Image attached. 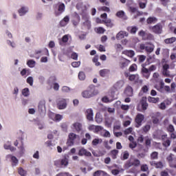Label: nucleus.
Masks as SVG:
<instances>
[{"label": "nucleus", "mask_w": 176, "mask_h": 176, "mask_svg": "<svg viewBox=\"0 0 176 176\" xmlns=\"http://www.w3.org/2000/svg\"><path fill=\"white\" fill-rule=\"evenodd\" d=\"M98 89H96V86L91 85L86 90H84L81 93V96L83 98L89 99L96 97V96H98Z\"/></svg>", "instance_id": "f257e3e1"}, {"label": "nucleus", "mask_w": 176, "mask_h": 176, "mask_svg": "<svg viewBox=\"0 0 176 176\" xmlns=\"http://www.w3.org/2000/svg\"><path fill=\"white\" fill-rule=\"evenodd\" d=\"M69 102V98H61L58 99L56 102V107L58 109L63 111L64 109H67V107H68V103Z\"/></svg>", "instance_id": "f03ea898"}, {"label": "nucleus", "mask_w": 176, "mask_h": 176, "mask_svg": "<svg viewBox=\"0 0 176 176\" xmlns=\"http://www.w3.org/2000/svg\"><path fill=\"white\" fill-rule=\"evenodd\" d=\"M140 164H141V162L140 161V160L134 157H131L129 160V161L126 162L125 164V167L126 168H129V167H131V166H135V167H138V166H140Z\"/></svg>", "instance_id": "7ed1b4c3"}, {"label": "nucleus", "mask_w": 176, "mask_h": 176, "mask_svg": "<svg viewBox=\"0 0 176 176\" xmlns=\"http://www.w3.org/2000/svg\"><path fill=\"white\" fill-rule=\"evenodd\" d=\"M48 118L51 119V120H53V122H58L63 120V117L61 114H57L50 111L48 113Z\"/></svg>", "instance_id": "20e7f679"}, {"label": "nucleus", "mask_w": 176, "mask_h": 176, "mask_svg": "<svg viewBox=\"0 0 176 176\" xmlns=\"http://www.w3.org/2000/svg\"><path fill=\"white\" fill-rule=\"evenodd\" d=\"M140 49L141 50H146L147 53H152L155 50V45L151 43L140 44Z\"/></svg>", "instance_id": "39448f33"}, {"label": "nucleus", "mask_w": 176, "mask_h": 176, "mask_svg": "<svg viewBox=\"0 0 176 176\" xmlns=\"http://www.w3.org/2000/svg\"><path fill=\"white\" fill-rule=\"evenodd\" d=\"M70 129H72V131L74 133H80V131H82V126L80 122H76L72 124Z\"/></svg>", "instance_id": "423d86ee"}, {"label": "nucleus", "mask_w": 176, "mask_h": 176, "mask_svg": "<svg viewBox=\"0 0 176 176\" xmlns=\"http://www.w3.org/2000/svg\"><path fill=\"white\" fill-rule=\"evenodd\" d=\"M126 78H128L131 82H135L138 83L140 82V76L138 74H130V73L124 74Z\"/></svg>", "instance_id": "0eeeda50"}, {"label": "nucleus", "mask_w": 176, "mask_h": 176, "mask_svg": "<svg viewBox=\"0 0 176 176\" xmlns=\"http://www.w3.org/2000/svg\"><path fill=\"white\" fill-rule=\"evenodd\" d=\"M30 12V8L27 6H22L21 8L18 10V14L20 17H23L27 14Z\"/></svg>", "instance_id": "6e6552de"}, {"label": "nucleus", "mask_w": 176, "mask_h": 176, "mask_svg": "<svg viewBox=\"0 0 176 176\" xmlns=\"http://www.w3.org/2000/svg\"><path fill=\"white\" fill-rule=\"evenodd\" d=\"M139 36H141L144 41H146V39H153V36L148 32H144V30H141L138 33Z\"/></svg>", "instance_id": "1a4fd4ad"}, {"label": "nucleus", "mask_w": 176, "mask_h": 176, "mask_svg": "<svg viewBox=\"0 0 176 176\" xmlns=\"http://www.w3.org/2000/svg\"><path fill=\"white\" fill-rule=\"evenodd\" d=\"M3 148L6 151H10V152H16V147L12 146V142L10 141L6 142L3 144Z\"/></svg>", "instance_id": "9d476101"}, {"label": "nucleus", "mask_w": 176, "mask_h": 176, "mask_svg": "<svg viewBox=\"0 0 176 176\" xmlns=\"http://www.w3.org/2000/svg\"><path fill=\"white\" fill-rule=\"evenodd\" d=\"M68 137H69L68 142H69L70 146L74 145L75 142V140H79V135L74 133H70Z\"/></svg>", "instance_id": "9b49d317"}, {"label": "nucleus", "mask_w": 176, "mask_h": 176, "mask_svg": "<svg viewBox=\"0 0 176 176\" xmlns=\"http://www.w3.org/2000/svg\"><path fill=\"white\" fill-rule=\"evenodd\" d=\"M145 119L144 115L138 113L135 118V122L137 123L136 127H140L142 124V121Z\"/></svg>", "instance_id": "f8f14e48"}, {"label": "nucleus", "mask_w": 176, "mask_h": 176, "mask_svg": "<svg viewBox=\"0 0 176 176\" xmlns=\"http://www.w3.org/2000/svg\"><path fill=\"white\" fill-rule=\"evenodd\" d=\"M78 156H87L88 157H90V156H91V153L87 151L85 148H80L78 151Z\"/></svg>", "instance_id": "ddd939ff"}, {"label": "nucleus", "mask_w": 176, "mask_h": 176, "mask_svg": "<svg viewBox=\"0 0 176 176\" xmlns=\"http://www.w3.org/2000/svg\"><path fill=\"white\" fill-rule=\"evenodd\" d=\"M6 157L7 160H9V159H10L12 166H16L17 164H19V160L17 159V157L12 155H8Z\"/></svg>", "instance_id": "4468645a"}, {"label": "nucleus", "mask_w": 176, "mask_h": 176, "mask_svg": "<svg viewBox=\"0 0 176 176\" xmlns=\"http://www.w3.org/2000/svg\"><path fill=\"white\" fill-rule=\"evenodd\" d=\"M69 39V35L65 34L62 37V38L58 39V43L60 45V46H64V45L68 42Z\"/></svg>", "instance_id": "2eb2a0df"}, {"label": "nucleus", "mask_w": 176, "mask_h": 176, "mask_svg": "<svg viewBox=\"0 0 176 176\" xmlns=\"http://www.w3.org/2000/svg\"><path fill=\"white\" fill-rule=\"evenodd\" d=\"M166 160H168L169 165L170 167H173V168H176V164H173V162H176V158H173V154H170L167 158Z\"/></svg>", "instance_id": "dca6fc26"}, {"label": "nucleus", "mask_w": 176, "mask_h": 176, "mask_svg": "<svg viewBox=\"0 0 176 176\" xmlns=\"http://www.w3.org/2000/svg\"><path fill=\"white\" fill-rule=\"evenodd\" d=\"M113 120H115V119L113 117H105L104 124L106 127H111Z\"/></svg>", "instance_id": "f3484780"}, {"label": "nucleus", "mask_w": 176, "mask_h": 176, "mask_svg": "<svg viewBox=\"0 0 176 176\" xmlns=\"http://www.w3.org/2000/svg\"><path fill=\"white\" fill-rule=\"evenodd\" d=\"M65 10V4L63 3H58V12H56V15L59 16L61 13H64Z\"/></svg>", "instance_id": "a211bd4d"}, {"label": "nucleus", "mask_w": 176, "mask_h": 176, "mask_svg": "<svg viewBox=\"0 0 176 176\" xmlns=\"http://www.w3.org/2000/svg\"><path fill=\"white\" fill-rule=\"evenodd\" d=\"M125 36H129V33L127 32L120 31L117 34L116 39L120 41V39H123Z\"/></svg>", "instance_id": "6ab92c4d"}, {"label": "nucleus", "mask_w": 176, "mask_h": 176, "mask_svg": "<svg viewBox=\"0 0 176 176\" xmlns=\"http://www.w3.org/2000/svg\"><path fill=\"white\" fill-rule=\"evenodd\" d=\"M38 111H40V112H45L46 111V101L43 100L39 102Z\"/></svg>", "instance_id": "aec40b11"}, {"label": "nucleus", "mask_w": 176, "mask_h": 176, "mask_svg": "<svg viewBox=\"0 0 176 176\" xmlns=\"http://www.w3.org/2000/svg\"><path fill=\"white\" fill-rule=\"evenodd\" d=\"M142 74L144 76V78H146V79H149V76H151V72L148 69V68L143 67L142 68Z\"/></svg>", "instance_id": "412c9836"}, {"label": "nucleus", "mask_w": 176, "mask_h": 176, "mask_svg": "<svg viewBox=\"0 0 176 176\" xmlns=\"http://www.w3.org/2000/svg\"><path fill=\"white\" fill-rule=\"evenodd\" d=\"M86 116L88 120L93 121L94 114L93 113V109H88L86 111Z\"/></svg>", "instance_id": "4be33fe9"}, {"label": "nucleus", "mask_w": 176, "mask_h": 176, "mask_svg": "<svg viewBox=\"0 0 176 176\" xmlns=\"http://www.w3.org/2000/svg\"><path fill=\"white\" fill-rule=\"evenodd\" d=\"M124 94L126 97H133V87L127 86L124 90Z\"/></svg>", "instance_id": "5701e85b"}, {"label": "nucleus", "mask_w": 176, "mask_h": 176, "mask_svg": "<svg viewBox=\"0 0 176 176\" xmlns=\"http://www.w3.org/2000/svg\"><path fill=\"white\" fill-rule=\"evenodd\" d=\"M140 105L143 111H146L148 109V103L146 102V98H142L140 101Z\"/></svg>", "instance_id": "b1692460"}, {"label": "nucleus", "mask_w": 176, "mask_h": 176, "mask_svg": "<svg viewBox=\"0 0 176 176\" xmlns=\"http://www.w3.org/2000/svg\"><path fill=\"white\" fill-rule=\"evenodd\" d=\"M122 54H125V56H127L128 57H134L135 55V52L131 50H126L122 52Z\"/></svg>", "instance_id": "393cba45"}, {"label": "nucleus", "mask_w": 176, "mask_h": 176, "mask_svg": "<svg viewBox=\"0 0 176 176\" xmlns=\"http://www.w3.org/2000/svg\"><path fill=\"white\" fill-rule=\"evenodd\" d=\"M82 19L85 20L84 25H85L87 28H90L91 23L89 21V15L84 14H82Z\"/></svg>", "instance_id": "a878e982"}, {"label": "nucleus", "mask_w": 176, "mask_h": 176, "mask_svg": "<svg viewBox=\"0 0 176 176\" xmlns=\"http://www.w3.org/2000/svg\"><path fill=\"white\" fill-rule=\"evenodd\" d=\"M152 31L155 32V34H162V25H156L152 28Z\"/></svg>", "instance_id": "bb28decb"}, {"label": "nucleus", "mask_w": 176, "mask_h": 176, "mask_svg": "<svg viewBox=\"0 0 176 176\" xmlns=\"http://www.w3.org/2000/svg\"><path fill=\"white\" fill-rule=\"evenodd\" d=\"M6 43L9 47H11V49H16V47H17V43H16L14 41L7 40Z\"/></svg>", "instance_id": "cd10ccee"}, {"label": "nucleus", "mask_w": 176, "mask_h": 176, "mask_svg": "<svg viewBox=\"0 0 176 176\" xmlns=\"http://www.w3.org/2000/svg\"><path fill=\"white\" fill-rule=\"evenodd\" d=\"M68 23H69V16H66L60 21V24L61 27H65Z\"/></svg>", "instance_id": "c85d7f7f"}, {"label": "nucleus", "mask_w": 176, "mask_h": 176, "mask_svg": "<svg viewBox=\"0 0 176 176\" xmlns=\"http://www.w3.org/2000/svg\"><path fill=\"white\" fill-rule=\"evenodd\" d=\"M130 63V61L127 59H121L120 62V68H126Z\"/></svg>", "instance_id": "c756f323"}, {"label": "nucleus", "mask_w": 176, "mask_h": 176, "mask_svg": "<svg viewBox=\"0 0 176 176\" xmlns=\"http://www.w3.org/2000/svg\"><path fill=\"white\" fill-rule=\"evenodd\" d=\"M26 65L29 68H35V66L36 65V62L32 59H30L27 61Z\"/></svg>", "instance_id": "7c9ffc66"}, {"label": "nucleus", "mask_w": 176, "mask_h": 176, "mask_svg": "<svg viewBox=\"0 0 176 176\" xmlns=\"http://www.w3.org/2000/svg\"><path fill=\"white\" fill-rule=\"evenodd\" d=\"M100 76H102V78H105L108 74H109V69H103L100 70L99 72Z\"/></svg>", "instance_id": "2f4dec72"}, {"label": "nucleus", "mask_w": 176, "mask_h": 176, "mask_svg": "<svg viewBox=\"0 0 176 176\" xmlns=\"http://www.w3.org/2000/svg\"><path fill=\"white\" fill-rule=\"evenodd\" d=\"M151 166H153V167H155L156 168H163V163H162V162H151Z\"/></svg>", "instance_id": "473e14b6"}, {"label": "nucleus", "mask_w": 176, "mask_h": 176, "mask_svg": "<svg viewBox=\"0 0 176 176\" xmlns=\"http://www.w3.org/2000/svg\"><path fill=\"white\" fill-rule=\"evenodd\" d=\"M147 2L148 1L146 0H139L138 3L140 9H145V8H146Z\"/></svg>", "instance_id": "72a5a7b5"}, {"label": "nucleus", "mask_w": 176, "mask_h": 176, "mask_svg": "<svg viewBox=\"0 0 176 176\" xmlns=\"http://www.w3.org/2000/svg\"><path fill=\"white\" fill-rule=\"evenodd\" d=\"M124 85V82L123 81H118L114 85V88L116 89V90L119 89H122Z\"/></svg>", "instance_id": "f704fd0d"}, {"label": "nucleus", "mask_w": 176, "mask_h": 176, "mask_svg": "<svg viewBox=\"0 0 176 176\" xmlns=\"http://www.w3.org/2000/svg\"><path fill=\"white\" fill-rule=\"evenodd\" d=\"M68 158H67V157H63L60 160V165L63 167H67V166H68Z\"/></svg>", "instance_id": "c9c22d12"}, {"label": "nucleus", "mask_w": 176, "mask_h": 176, "mask_svg": "<svg viewBox=\"0 0 176 176\" xmlns=\"http://www.w3.org/2000/svg\"><path fill=\"white\" fill-rule=\"evenodd\" d=\"M94 176H107V173H105L104 170H97L94 173Z\"/></svg>", "instance_id": "e433bc0d"}, {"label": "nucleus", "mask_w": 176, "mask_h": 176, "mask_svg": "<svg viewBox=\"0 0 176 176\" xmlns=\"http://www.w3.org/2000/svg\"><path fill=\"white\" fill-rule=\"evenodd\" d=\"M21 94H22V96H23V97H29L30 96V89L24 88L23 89H22Z\"/></svg>", "instance_id": "4c0bfd02"}, {"label": "nucleus", "mask_w": 176, "mask_h": 176, "mask_svg": "<svg viewBox=\"0 0 176 176\" xmlns=\"http://www.w3.org/2000/svg\"><path fill=\"white\" fill-rule=\"evenodd\" d=\"M19 149L20 156H24V155H25V148L24 147V144H22V145L19 147Z\"/></svg>", "instance_id": "58836bf2"}, {"label": "nucleus", "mask_w": 176, "mask_h": 176, "mask_svg": "<svg viewBox=\"0 0 176 176\" xmlns=\"http://www.w3.org/2000/svg\"><path fill=\"white\" fill-rule=\"evenodd\" d=\"M95 120L98 123H102V116L100 113H96Z\"/></svg>", "instance_id": "ea45409f"}, {"label": "nucleus", "mask_w": 176, "mask_h": 176, "mask_svg": "<svg viewBox=\"0 0 176 176\" xmlns=\"http://www.w3.org/2000/svg\"><path fill=\"white\" fill-rule=\"evenodd\" d=\"M102 139H100V138H96L92 141V145H94V146H97L98 144H102Z\"/></svg>", "instance_id": "a19ab883"}, {"label": "nucleus", "mask_w": 176, "mask_h": 176, "mask_svg": "<svg viewBox=\"0 0 176 176\" xmlns=\"http://www.w3.org/2000/svg\"><path fill=\"white\" fill-rule=\"evenodd\" d=\"M148 102H153V104H156V102H159V98H153L149 96L148 98Z\"/></svg>", "instance_id": "79ce46f5"}, {"label": "nucleus", "mask_w": 176, "mask_h": 176, "mask_svg": "<svg viewBox=\"0 0 176 176\" xmlns=\"http://www.w3.org/2000/svg\"><path fill=\"white\" fill-rule=\"evenodd\" d=\"M103 23H106V25L107 27H110L112 28L113 27V23H112V21H111V19H104L102 20Z\"/></svg>", "instance_id": "37998d69"}, {"label": "nucleus", "mask_w": 176, "mask_h": 176, "mask_svg": "<svg viewBox=\"0 0 176 176\" xmlns=\"http://www.w3.org/2000/svg\"><path fill=\"white\" fill-rule=\"evenodd\" d=\"M129 12H131V13H136L137 16L141 15V12H140L137 8L134 7H130L129 8Z\"/></svg>", "instance_id": "c03bdc74"}, {"label": "nucleus", "mask_w": 176, "mask_h": 176, "mask_svg": "<svg viewBox=\"0 0 176 176\" xmlns=\"http://www.w3.org/2000/svg\"><path fill=\"white\" fill-rule=\"evenodd\" d=\"M26 82L28 83L30 86H34V78L32 76L28 77Z\"/></svg>", "instance_id": "a18cd8bd"}, {"label": "nucleus", "mask_w": 176, "mask_h": 176, "mask_svg": "<svg viewBox=\"0 0 176 176\" xmlns=\"http://www.w3.org/2000/svg\"><path fill=\"white\" fill-rule=\"evenodd\" d=\"M176 41V38L175 37H171L169 38H166L164 40L165 43H174V42H175Z\"/></svg>", "instance_id": "49530a36"}, {"label": "nucleus", "mask_w": 176, "mask_h": 176, "mask_svg": "<svg viewBox=\"0 0 176 176\" xmlns=\"http://www.w3.org/2000/svg\"><path fill=\"white\" fill-rule=\"evenodd\" d=\"M18 173H19V175H21V176L27 175V170H24L23 168H19Z\"/></svg>", "instance_id": "de8ad7c7"}, {"label": "nucleus", "mask_w": 176, "mask_h": 176, "mask_svg": "<svg viewBox=\"0 0 176 176\" xmlns=\"http://www.w3.org/2000/svg\"><path fill=\"white\" fill-rule=\"evenodd\" d=\"M117 17H120V19H126V15L123 11H118L116 13Z\"/></svg>", "instance_id": "09e8293b"}, {"label": "nucleus", "mask_w": 176, "mask_h": 176, "mask_svg": "<svg viewBox=\"0 0 176 176\" xmlns=\"http://www.w3.org/2000/svg\"><path fill=\"white\" fill-rule=\"evenodd\" d=\"M128 31H130L131 34H135V32H137V31H138V28L133 26L131 28H128Z\"/></svg>", "instance_id": "8fccbe9b"}, {"label": "nucleus", "mask_w": 176, "mask_h": 176, "mask_svg": "<svg viewBox=\"0 0 176 176\" xmlns=\"http://www.w3.org/2000/svg\"><path fill=\"white\" fill-rule=\"evenodd\" d=\"M157 21V19L155 17H149L147 19V23L148 24H153L155 23L156 21Z\"/></svg>", "instance_id": "3c124183"}, {"label": "nucleus", "mask_w": 176, "mask_h": 176, "mask_svg": "<svg viewBox=\"0 0 176 176\" xmlns=\"http://www.w3.org/2000/svg\"><path fill=\"white\" fill-rule=\"evenodd\" d=\"M78 78L80 80H85V79H86V74H85V72H80L78 73Z\"/></svg>", "instance_id": "603ef678"}, {"label": "nucleus", "mask_w": 176, "mask_h": 176, "mask_svg": "<svg viewBox=\"0 0 176 176\" xmlns=\"http://www.w3.org/2000/svg\"><path fill=\"white\" fill-rule=\"evenodd\" d=\"M28 71H30V69H25V68L23 69L20 72L21 76L26 78L27 77L26 75H27V74H28Z\"/></svg>", "instance_id": "864d4df0"}, {"label": "nucleus", "mask_w": 176, "mask_h": 176, "mask_svg": "<svg viewBox=\"0 0 176 176\" xmlns=\"http://www.w3.org/2000/svg\"><path fill=\"white\" fill-rule=\"evenodd\" d=\"M159 153H157V152L154 151L151 154V159H152L153 160H157Z\"/></svg>", "instance_id": "5fc2aeb1"}, {"label": "nucleus", "mask_w": 176, "mask_h": 176, "mask_svg": "<svg viewBox=\"0 0 176 176\" xmlns=\"http://www.w3.org/2000/svg\"><path fill=\"white\" fill-rule=\"evenodd\" d=\"M119 153V151L118 150H113L111 151V157L112 159H116V156H118V154Z\"/></svg>", "instance_id": "6e6d98bb"}, {"label": "nucleus", "mask_w": 176, "mask_h": 176, "mask_svg": "<svg viewBox=\"0 0 176 176\" xmlns=\"http://www.w3.org/2000/svg\"><path fill=\"white\" fill-rule=\"evenodd\" d=\"M141 91L144 93V94H146V93L149 91V87L148 85H144L141 89Z\"/></svg>", "instance_id": "4d7b16f0"}, {"label": "nucleus", "mask_w": 176, "mask_h": 176, "mask_svg": "<svg viewBox=\"0 0 176 176\" xmlns=\"http://www.w3.org/2000/svg\"><path fill=\"white\" fill-rule=\"evenodd\" d=\"M102 135V137H107V138H109V137H111V133L107 130H103Z\"/></svg>", "instance_id": "13d9d810"}, {"label": "nucleus", "mask_w": 176, "mask_h": 176, "mask_svg": "<svg viewBox=\"0 0 176 176\" xmlns=\"http://www.w3.org/2000/svg\"><path fill=\"white\" fill-rule=\"evenodd\" d=\"M43 18V13L40 12L36 13V20H42Z\"/></svg>", "instance_id": "bf43d9fd"}, {"label": "nucleus", "mask_w": 176, "mask_h": 176, "mask_svg": "<svg viewBox=\"0 0 176 176\" xmlns=\"http://www.w3.org/2000/svg\"><path fill=\"white\" fill-rule=\"evenodd\" d=\"M72 67H73V68H78V67H80V61L72 63Z\"/></svg>", "instance_id": "052dcab7"}, {"label": "nucleus", "mask_w": 176, "mask_h": 176, "mask_svg": "<svg viewBox=\"0 0 176 176\" xmlns=\"http://www.w3.org/2000/svg\"><path fill=\"white\" fill-rule=\"evenodd\" d=\"M6 35L9 38V39H13V34L8 30H6Z\"/></svg>", "instance_id": "680f3d73"}, {"label": "nucleus", "mask_w": 176, "mask_h": 176, "mask_svg": "<svg viewBox=\"0 0 176 176\" xmlns=\"http://www.w3.org/2000/svg\"><path fill=\"white\" fill-rule=\"evenodd\" d=\"M39 151H36L33 154V159H36V160H39Z\"/></svg>", "instance_id": "e2e57ef3"}, {"label": "nucleus", "mask_w": 176, "mask_h": 176, "mask_svg": "<svg viewBox=\"0 0 176 176\" xmlns=\"http://www.w3.org/2000/svg\"><path fill=\"white\" fill-rule=\"evenodd\" d=\"M62 91L63 93H69V91H71V88L67 86H64L62 87Z\"/></svg>", "instance_id": "0e129e2a"}, {"label": "nucleus", "mask_w": 176, "mask_h": 176, "mask_svg": "<svg viewBox=\"0 0 176 176\" xmlns=\"http://www.w3.org/2000/svg\"><path fill=\"white\" fill-rule=\"evenodd\" d=\"M96 32L98 34H104V32H105V29H104V28H96Z\"/></svg>", "instance_id": "69168bd1"}, {"label": "nucleus", "mask_w": 176, "mask_h": 176, "mask_svg": "<svg viewBox=\"0 0 176 176\" xmlns=\"http://www.w3.org/2000/svg\"><path fill=\"white\" fill-rule=\"evenodd\" d=\"M136 69H137V65L135 64H133L129 67L130 72H134V71H135Z\"/></svg>", "instance_id": "338daca9"}, {"label": "nucleus", "mask_w": 176, "mask_h": 176, "mask_svg": "<svg viewBox=\"0 0 176 176\" xmlns=\"http://www.w3.org/2000/svg\"><path fill=\"white\" fill-rule=\"evenodd\" d=\"M56 176H72V175L67 172H65V173H58Z\"/></svg>", "instance_id": "774afa93"}]
</instances>
